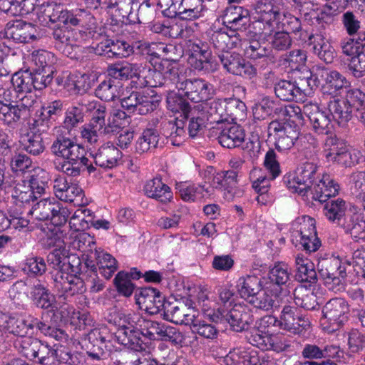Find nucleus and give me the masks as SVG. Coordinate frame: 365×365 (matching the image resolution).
I'll list each match as a JSON object with an SVG mask.
<instances>
[{"mask_svg": "<svg viewBox=\"0 0 365 365\" xmlns=\"http://www.w3.org/2000/svg\"><path fill=\"white\" fill-rule=\"evenodd\" d=\"M347 203L341 198L327 201L323 212L327 219L339 226L346 234L355 240L365 239V220L357 212L347 210Z\"/></svg>", "mask_w": 365, "mask_h": 365, "instance_id": "nucleus-1", "label": "nucleus"}, {"mask_svg": "<svg viewBox=\"0 0 365 365\" xmlns=\"http://www.w3.org/2000/svg\"><path fill=\"white\" fill-rule=\"evenodd\" d=\"M155 46V43L140 41L131 45L125 41L108 38L97 45L96 53L107 58H127L135 52L159 58L160 54L154 51Z\"/></svg>", "mask_w": 365, "mask_h": 365, "instance_id": "nucleus-2", "label": "nucleus"}, {"mask_svg": "<svg viewBox=\"0 0 365 365\" xmlns=\"http://www.w3.org/2000/svg\"><path fill=\"white\" fill-rule=\"evenodd\" d=\"M202 311L210 322H227L232 331L240 332L247 330L254 321L251 311L246 306L235 304L229 312L217 309L209 311L202 307Z\"/></svg>", "mask_w": 365, "mask_h": 365, "instance_id": "nucleus-3", "label": "nucleus"}, {"mask_svg": "<svg viewBox=\"0 0 365 365\" xmlns=\"http://www.w3.org/2000/svg\"><path fill=\"white\" fill-rule=\"evenodd\" d=\"M338 257H329L319 260L318 272L329 289L340 291L344 289L346 267Z\"/></svg>", "mask_w": 365, "mask_h": 365, "instance_id": "nucleus-4", "label": "nucleus"}, {"mask_svg": "<svg viewBox=\"0 0 365 365\" xmlns=\"http://www.w3.org/2000/svg\"><path fill=\"white\" fill-rule=\"evenodd\" d=\"M361 95L359 91L349 90L345 98L334 97L328 103L327 108L332 116L339 125L344 126L352 117V106Z\"/></svg>", "mask_w": 365, "mask_h": 365, "instance_id": "nucleus-5", "label": "nucleus"}, {"mask_svg": "<svg viewBox=\"0 0 365 365\" xmlns=\"http://www.w3.org/2000/svg\"><path fill=\"white\" fill-rule=\"evenodd\" d=\"M46 262L56 271L55 274L67 272L80 274L83 272L81 259L75 255H69V251L65 247H60L49 252Z\"/></svg>", "mask_w": 365, "mask_h": 365, "instance_id": "nucleus-6", "label": "nucleus"}, {"mask_svg": "<svg viewBox=\"0 0 365 365\" xmlns=\"http://www.w3.org/2000/svg\"><path fill=\"white\" fill-rule=\"evenodd\" d=\"M218 58L223 68L230 74L250 79L257 74V69L253 65L238 53L228 51L219 53Z\"/></svg>", "mask_w": 365, "mask_h": 365, "instance_id": "nucleus-7", "label": "nucleus"}, {"mask_svg": "<svg viewBox=\"0 0 365 365\" xmlns=\"http://www.w3.org/2000/svg\"><path fill=\"white\" fill-rule=\"evenodd\" d=\"M269 135H273L274 145L278 151L291 149L299 138V131L294 130L288 123L279 120H272L267 125Z\"/></svg>", "mask_w": 365, "mask_h": 365, "instance_id": "nucleus-8", "label": "nucleus"}, {"mask_svg": "<svg viewBox=\"0 0 365 365\" xmlns=\"http://www.w3.org/2000/svg\"><path fill=\"white\" fill-rule=\"evenodd\" d=\"M76 274L67 272L66 273L59 272L52 276L54 287L60 296L65 299L75 295L82 294L86 290L84 281Z\"/></svg>", "mask_w": 365, "mask_h": 365, "instance_id": "nucleus-9", "label": "nucleus"}, {"mask_svg": "<svg viewBox=\"0 0 365 365\" xmlns=\"http://www.w3.org/2000/svg\"><path fill=\"white\" fill-rule=\"evenodd\" d=\"M19 351L28 359H38V363L45 364V361L50 356L57 355V351L53 349L48 344L37 338L31 336L22 338L19 341Z\"/></svg>", "mask_w": 365, "mask_h": 365, "instance_id": "nucleus-10", "label": "nucleus"}, {"mask_svg": "<svg viewBox=\"0 0 365 365\" xmlns=\"http://www.w3.org/2000/svg\"><path fill=\"white\" fill-rule=\"evenodd\" d=\"M168 8L172 16L182 20L192 21L203 17L207 11L205 0H171Z\"/></svg>", "mask_w": 365, "mask_h": 365, "instance_id": "nucleus-11", "label": "nucleus"}, {"mask_svg": "<svg viewBox=\"0 0 365 365\" xmlns=\"http://www.w3.org/2000/svg\"><path fill=\"white\" fill-rule=\"evenodd\" d=\"M259 24L264 21L270 27L273 21L285 17L287 9L284 0H258L253 4Z\"/></svg>", "mask_w": 365, "mask_h": 365, "instance_id": "nucleus-12", "label": "nucleus"}, {"mask_svg": "<svg viewBox=\"0 0 365 365\" xmlns=\"http://www.w3.org/2000/svg\"><path fill=\"white\" fill-rule=\"evenodd\" d=\"M160 71H148L145 76H139L138 79H164L165 82H159V84H150L151 87L162 86L167 84L168 81L175 86L178 89V85L183 81L186 77L180 74L178 64L175 61L168 58L163 59L159 66Z\"/></svg>", "mask_w": 365, "mask_h": 365, "instance_id": "nucleus-13", "label": "nucleus"}, {"mask_svg": "<svg viewBox=\"0 0 365 365\" xmlns=\"http://www.w3.org/2000/svg\"><path fill=\"white\" fill-rule=\"evenodd\" d=\"M322 313L332 331L337 330L348 321L349 304L342 298H333L324 306Z\"/></svg>", "mask_w": 365, "mask_h": 365, "instance_id": "nucleus-14", "label": "nucleus"}, {"mask_svg": "<svg viewBox=\"0 0 365 365\" xmlns=\"http://www.w3.org/2000/svg\"><path fill=\"white\" fill-rule=\"evenodd\" d=\"M279 328L293 334H299L310 326V322L304 317L296 306L283 307L279 319Z\"/></svg>", "mask_w": 365, "mask_h": 365, "instance_id": "nucleus-15", "label": "nucleus"}, {"mask_svg": "<svg viewBox=\"0 0 365 365\" xmlns=\"http://www.w3.org/2000/svg\"><path fill=\"white\" fill-rule=\"evenodd\" d=\"M104 332L98 329L91 330L87 336L86 340L91 345H87L86 354L91 360L96 362L95 365H106L105 361L108 359L109 353L107 350L106 342L110 339L105 336Z\"/></svg>", "mask_w": 365, "mask_h": 365, "instance_id": "nucleus-16", "label": "nucleus"}, {"mask_svg": "<svg viewBox=\"0 0 365 365\" xmlns=\"http://www.w3.org/2000/svg\"><path fill=\"white\" fill-rule=\"evenodd\" d=\"M303 113L309 118L313 130L319 135H328L333 129L330 115L319 109L317 104L307 102L303 106Z\"/></svg>", "mask_w": 365, "mask_h": 365, "instance_id": "nucleus-17", "label": "nucleus"}, {"mask_svg": "<svg viewBox=\"0 0 365 365\" xmlns=\"http://www.w3.org/2000/svg\"><path fill=\"white\" fill-rule=\"evenodd\" d=\"M212 85L202 78H185L178 85L187 99L195 103L206 101L211 96Z\"/></svg>", "mask_w": 365, "mask_h": 365, "instance_id": "nucleus-18", "label": "nucleus"}, {"mask_svg": "<svg viewBox=\"0 0 365 365\" xmlns=\"http://www.w3.org/2000/svg\"><path fill=\"white\" fill-rule=\"evenodd\" d=\"M53 188L56 197L60 200L82 203L84 196L83 189L77 183L69 182L66 177L57 176L53 180Z\"/></svg>", "mask_w": 365, "mask_h": 365, "instance_id": "nucleus-19", "label": "nucleus"}, {"mask_svg": "<svg viewBox=\"0 0 365 365\" xmlns=\"http://www.w3.org/2000/svg\"><path fill=\"white\" fill-rule=\"evenodd\" d=\"M222 20L230 32L238 33L245 30L249 25L250 12L242 6H230L224 11Z\"/></svg>", "mask_w": 365, "mask_h": 365, "instance_id": "nucleus-20", "label": "nucleus"}, {"mask_svg": "<svg viewBox=\"0 0 365 365\" xmlns=\"http://www.w3.org/2000/svg\"><path fill=\"white\" fill-rule=\"evenodd\" d=\"M5 36L16 43H28L37 38V30L31 23L22 20L9 21L5 26Z\"/></svg>", "mask_w": 365, "mask_h": 365, "instance_id": "nucleus-21", "label": "nucleus"}, {"mask_svg": "<svg viewBox=\"0 0 365 365\" xmlns=\"http://www.w3.org/2000/svg\"><path fill=\"white\" fill-rule=\"evenodd\" d=\"M166 301L159 290L150 287L142 288L136 299L141 309L150 314H156L163 311Z\"/></svg>", "mask_w": 365, "mask_h": 365, "instance_id": "nucleus-22", "label": "nucleus"}, {"mask_svg": "<svg viewBox=\"0 0 365 365\" xmlns=\"http://www.w3.org/2000/svg\"><path fill=\"white\" fill-rule=\"evenodd\" d=\"M163 312L165 319L176 324L185 325L189 324L195 312L194 310L175 299L166 301Z\"/></svg>", "mask_w": 365, "mask_h": 365, "instance_id": "nucleus-23", "label": "nucleus"}, {"mask_svg": "<svg viewBox=\"0 0 365 365\" xmlns=\"http://www.w3.org/2000/svg\"><path fill=\"white\" fill-rule=\"evenodd\" d=\"M242 38L239 33L227 32L222 29L213 31L209 34V42L212 48L220 53L241 45Z\"/></svg>", "mask_w": 365, "mask_h": 365, "instance_id": "nucleus-24", "label": "nucleus"}, {"mask_svg": "<svg viewBox=\"0 0 365 365\" xmlns=\"http://www.w3.org/2000/svg\"><path fill=\"white\" fill-rule=\"evenodd\" d=\"M89 159L86 157L84 148L76 152L72 155L63 159L56 168L68 177H78L85 171L86 165H88Z\"/></svg>", "mask_w": 365, "mask_h": 365, "instance_id": "nucleus-25", "label": "nucleus"}, {"mask_svg": "<svg viewBox=\"0 0 365 365\" xmlns=\"http://www.w3.org/2000/svg\"><path fill=\"white\" fill-rule=\"evenodd\" d=\"M121 106L129 113H137L146 115L153 110V103L149 97L142 95L140 92L133 91L128 96L121 99Z\"/></svg>", "mask_w": 365, "mask_h": 365, "instance_id": "nucleus-26", "label": "nucleus"}, {"mask_svg": "<svg viewBox=\"0 0 365 365\" xmlns=\"http://www.w3.org/2000/svg\"><path fill=\"white\" fill-rule=\"evenodd\" d=\"M185 125V123L182 119H163L160 123V130L171 145L180 146L186 136Z\"/></svg>", "mask_w": 365, "mask_h": 365, "instance_id": "nucleus-27", "label": "nucleus"}, {"mask_svg": "<svg viewBox=\"0 0 365 365\" xmlns=\"http://www.w3.org/2000/svg\"><path fill=\"white\" fill-rule=\"evenodd\" d=\"M29 106L27 104L0 105V121L14 128L18 123L24 121L29 116Z\"/></svg>", "mask_w": 365, "mask_h": 365, "instance_id": "nucleus-28", "label": "nucleus"}, {"mask_svg": "<svg viewBox=\"0 0 365 365\" xmlns=\"http://www.w3.org/2000/svg\"><path fill=\"white\" fill-rule=\"evenodd\" d=\"M225 365H261L259 353L252 349L236 348L223 358Z\"/></svg>", "mask_w": 365, "mask_h": 365, "instance_id": "nucleus-29", "label": "nucleus"}, {"mask_svg": "<svg viewBox=\"0 0 365 365\" xmlns=\"http://www.w3.org/2000/svg\"><path fill=\"white\" fill-rule=\"evenodd\" d=\"M96 165L112 168L115 167L122 158V152L111 143L101 145L93 155Z\"/></svg>", "mask_w": 365, "mask_h": 365, "instance_id": "nucleus-30", "label": "nucleus"}, {"mask_svg": "<svg viewBox=\"0 0 365 365\" xmlns=\"http://www.w3.org/2000/svg\"><path fill=\"white\" fill-rule=\"evenodd\" d=\"M319 74L323 81L322 88L324 93H336L350 86L346 78L336 70L322 68L319 70Z\"/></svg>", "mask_w": 365, "mask_h": 365, "instance_id": "nucleus-31", "label": "nucleus"}, {"mask_svg": "<svg viewBox=\"0 0 365 365\" xmlns=\"http://www.w3.org/2000/svg\"><path fill=\"white\" fill-rule=\"evenodd\" d=\"M317 170V165L313 162H305L300 165L296 174L299 194L307 195L314 186Z\"/></svg>", "mask_w": 365, "mask_h": 365, "instance_id": "nucleus-32", "label": "nucleus"}, {"mask_svg": "<svg viewBox=\"0 0 365 365\" xmlns=\"http://www.w3.org/2000/svg\"><path fill=\"white\" fill-rule=\"evenodd\" d=\"M143 190L148 197L155 199L162 203L170 202L173 198L171 189L163 182L161 178H155L147 181Z\"/></svg>", "mask_w": 365, "mask_h": 365, "instance_id": "nucleus-33", "label": "nucleus"}, {"mask_svg": "<svg viewBox=\"0 0 365 365\" xmlns=\"http://www.w3.org/2000/svg\"><path fill=\"white\" fill-rule=\"evenodd\" d=\"M37 0H0V11L13 16L33 12Z\"/></svg>", "mask_w": 365, "mask_h": 365, "instance_id": "nucleus-34", "label": "nucleus"}, {"mask_svg": "<svg viewBox=\"0 0 365 365\" xmlns=\"http://www.w3.org/2000/svg\"><path fill=\"white\" fill-rule=\"evenodd\" d=\"M31 299L34 304L40 309L52 308L55 302V297L49 289L40 280L34 283L31 289Z\"/></svg>", "mask_w": 365, "mask_h": 365, "instance_id": "nucleus-35", "label": "nucleus"}, {"mask_svg": "<svg viewBox=\"0 0 365 365\" xmlns=\"http://www.w3.org/2000/svg\"><path fill=\"white\" fill-rule=\"evenodd\" d=\"M245 134L244 130L238 125L225 128L218 135L219 143L227 148L240 147L244 142Z\"/></svg>", "mask_w": 365, "mask_h": 365, "instance_id": "nucleus-36", "label": "nucleus"}, {"mask_svg": "<svg viewBox=\"0 0 365 365\" xmlns=\"http://www.w3.org/2000/svg\"><path fill=\"white\" fill-rule=\"evenodd\" d=\"M83 148L70 138L60 135L53 141L50 150L54 156L65 159Z\"/></svg>", "mask_w": 365, "mask_h": 365, "instance_id": "nucleus-37", "label": "nucleus"}, {"mask_svg": "<svg viewBox=\"0 0 365 365\" xmlns=\"http://www.w3.org/2000/svg\"><path fill=\"white\" fill-rule=\"evenodd\" d=\"M115 337L120 344L128 346L132 350L136 351L145 350V346L140 338V331L137 327L125 328V329H118Z\"/></svg>", "mask_w": 365, "mask_h": 365, "instance_id": "nucleus-38", "label": "nucleus"}, {"mask_svg": "<svg viewBox=\"0 0 365 365\" xmlns=\"http://www.w3.org/2000/svg\"><path fill=\"white\" fill-rule=\"evenodd\" d=\"M295 279L301 282L314 284L317 281V275L314 263L307 258L297 255L295 257Z\"/></svg>", "mask_w": 365, "mask_h": 365, "instance_id": "nucleus-39", "label": "nucleus"}, {"mask_svg": "<svg viewBox=\"0 0 365 365\" xmlns=\"http://www.w3.org/2000/svg\"><path fill=\"white\" fill-rule=\"evenodd\" d=\"M202 106V110L207 113V120L210 123L227 121L225 98L215 99L210 102H206Z\"/></svg>", "mask_w": 365, "mask_h": 365, "instance_id": "nucleus-40", "label": "nucleus"}, {"mask_svg": "<svg viewBox=\"0 0 365 365\" xmlns=\"http://www.w3.org/2000/svg\"><path fill=\"white\" fill-rule=\"evenodd\" d=\"M237 287L240 297L247 302L263 288V282L257 276L247 275L238 279Z\"/></svg>", "mask_w": 365, "mask_h": 365, "instance_id": "nucleus-41", "label": "nucleus"}, {"mask_svg": "<svg viewBox=\"0 0 365 365\" xmlns=\"http://www.w3.org/2000/svg\"><path fill=\"white\" fill-rule=\"evenodd\" d=\"M122 85L120 82L110 78L102 81L96 88V96L104 101H113L119 98L122 93Z\"/></svg>", "mask_w": 365, "mask_h": 365, "instance_id": "nucleus-42", "label": "nucleus"}, {"mask_svg": "<svg viewBox=\"0 0 365 365\" xmlns=\"http://www.w3.org/2000/svg\"><path fill=\"white\" fill-rule=\"evenodd\" d=\"M276 96L284 101H293L301 96L302 90L295 81L279 80L274 83Z\"/></svg>", "mask_w": 365, "mask_h": 365, "instance_id": "nucleus-43", "label": "nucleus"}, {"mask_svg": "<svg viewBox=\"0 0 365 365\" xmlns=\"http://www.w3.org/2000/svg\"><path fill=\"white\" fill-rule=\"evenodd\" d=\"M188 325L190 326L192 333L205 339L213 340L218 336V329L206 319H200L194 315Z\"/></svg>", "mask_w": 365, "mask_h": 365, "instance_id": "nucleus-44", "label": "nucleus"}, {"mask_svg": "<svg viewBox=\"0 0 365 365\" xmlns=\"http://www.w3.org/2000/svg\"><path fill=\"white\" fill-rule=\"evenodd\" d=\"M30 315L22 316L13 314L10 316L6 331L15 336L24 337L30 334Z\"/></svg>", "mask_w": 365, "mask_h": 365, "instance_id": "nucleus-45", "label": "nucleus"}, {"mask_svg": "<svg viewBox=\"0 0 365 365\" xmlns=\"http://www.w3.org/2000/svg\"><path fill=\"white\" fill-rule=\"evenodd\" d=\"M253 307L264 312H270L276 307L275 296L271 290L262 288L247 302Z\"/></svg>", "mask_w": 365, "mask_h": 365, "instance_id": "nucleus-46", "label": "nucleus"}, {"mask_svg": "<svg viewBox=\"0 0 365 365\" xmlns=\"http://www.w3.org/2000/svg\"><path fill=\"white\" fill-rule=\"evenodd\" d=\"M32 61L36 68L41 72H46L53 74L55 73L54 65L56 63V58L51 52L39 50L32 54Z\"/></svg>", "mask_w": 365, "mask_h": 365, "instance_id": "nucleus-47", "label": "nucleus"}, {"mask_svg": "<svg viewBox=\"0 0 365 365\" xmlns=\"http://www.w3.org/2000/svg\"><path fill=\"white\" fill-rule=\"evenodd\" d=\"M167 108L173 113L182 112L184 118L188 119L190 113V106L180 94L174 91H168L166 96Z\"/></svg>", "mask_w": 365, "mask_h": 365, "instance_id": "nucleus-48", "label": "nucleus"}, {"mask_svg": "<svg viewBox=\"0 0 365 365\" xmlns=\"http://www.w3.org/2000/svg\"><path fill=\"white\" fill-rule=\"evenodd\" d=\"M237 184V173L230 170L215 173L212 180V186L217 190H227L235 187Z\"/></svg>", "mask_w": 365, "mask_h": 365, "instance_id": "nucleus-49", "label": "nucleus"}, {"mask_svg": "<svg viewBox=\"0 0 365 365\" xmlns=\"http://www.w3.org/2000/svg\"><path fill=\"white\" fill-rule=\"evenodd\" d=\"M23 271L29 277H40L47 270L46 260L41 256L31 255L28 256L23 264Z\"/></svg>", "mask_w": 365, "mask_h": 365, "instance_id": "nucleus-50", "label": "nucleus"}, {"mask_svg": "<svg viewBox=\"0 0 365 365\" xmlns=\"http://www.w3.org/2000/svg\"><path fill=\"white\" fill-rule=\"evenodd\" d=\"M108 73L111 78L116 80H128L136 76V65L126 61L108 66Z\"/></svg>", "mask_w": 365, "mask_h": 365, "instance_id": "nucleus-51", "label": "nucleus"}, {"mask_svg": "<svg viewBox=\"0 0 365 365\" xmlns=\"http://www.w3.org/2000/svg\"><path fill=\"white\" fill-rule=\"evenodd\" d=\"M9 163L13 173H24L31 167L32 160L30 157L18 148L11 150L9 157Z\"/></svg>", "mask_w": 365, "mask_h": 365, "instance_id": "nucleus-52", "label": "nucleus"}, {"mask_svg": "<svg viewBox=\"0 0 365 365\" xmlns=\"http://www.w3.org/2000/svg\"><path fill=\"white\" fill-rule=\"evenodd\" d=\"M86 108V105L83 103H78L69 107L65 112L63 127L71 131L81 123L83 121V112Z\"/></svg>", "mask_w": 365, "mask_h": 365, "instance_id": "nucleus-53", "label": "nucleus"}, {"mask_svg": "<svg viewBox=\"0 0 365 365\" xmlns=\"http://www.w3.org/2000/svg\"><path fill=\"white\" fill-rule=\"evenodd\" d=\"M57 201L53 198H45L38 201L30 210L31 214L35 219L44 221L48 220L52 215L55 207H57Z\"/></svg>", "mask_w": 365, "mask_h": 365, "instance_id": "nucleus-54", "label": "nucleus"}, {"mask_svg": "<svg viewBox=\"0 0 365 365\" xmlns=\"http://www.w3.org/2000/svg\"><path fill=\"white\" fill-rule=\"evenodd\" d=\"M261 34L264 35L263 38H266L272 48L276 51L287 50L292 45V38L288 32L277 31L272 35L269 33L262 31Z\"/></svg>", "mask_w": 365, "mask_h": 365, "instance_id": "nucleus-55", "label": "nucleus"}, {"mask_svg": "<svg viewBox=\"0 0 365 365\" xmlns=\"http://www.w3.org/2000/svg\"><path fill=\"white\" fill-rule=\"evenodd\" d=\"M118 269L117 260L110 254L100 251L98 259L99 274L106 279H110Z\"/></svg>", "mask_w": 365, "mask_h": 365, "instance_id": "nucleus-56", "label": "nucleus"}, {"mask_svg": "<svg viewBox=\"0 0 365 365\" xmlns=\"http://www.w3.org/2000/svg\"><path fill=\"white\" fill-rule=\"evenodd\" d=\"M346 69L349 73L356 78L365 76V50H361L355 56L347 58L344 61Z\"/></svg>", "mask_w": 365, "mask_h": 365, "instance_id": "nucleus-57", "label": "nucleus"}, {"mask_svg": "<svg viewBox=\"0 0 365 365\" xmlns=\"http://www.w3.org/2000/svg\"><path fill=\"white\" fill-rule=\"evenodd\" d=\"M284 116L282 123H288L291 128L299 131V126L303 124V109L297 106L289 105L281 110Z\"/></svg>", "mask_w": 365, "mask_h": 365, "instance_id": "nucleus-58", "label": "nucleus"}, {"mask_svg": "<svg viewBox=\"0 0 365 365\" xmlns=\"http://www.w3.org/2000/svg\"><path fill=\"white\" fill-rule=\"evenodd\" d=\"M361 153L355 149L346 145L339 153H335V157L331 160L344 167H351L359 163Z\"/></svg>", "mask_w": 365, "mask_h": 365, "instance_id": "nucleus-59", "label": "nucleus"}, {"mask_svg": "<svg viewBox=\"0 0 365 365\" xmlns=\"http://www.w3.org/2000/svg\"><path fill=\"white\" fill-rule=\"evenodd\" d=\"M312 51L319 59L327 64L332 63L336 56L334 47L329 42L324 41V36H320L319 41L314 42Z\"/></svg>", "mask_w": 365, "mask_h": 365, "instance_id": "nucleus-60", "label": "nucleus"}, {"mask_svg": "<svg viewBox=\"0 0 365 365\" xmlns=\"http://www.w3.org/2000/svg\"><path fill=\"white\" fill-rule=\"evenodd\" d=\"M11 84L14 88L15 92L21 93L30 94L33 91L31 74L30 72H17L11 78Z\"/></svg>", "mask_w": 365, "mask_h": 365, "instance_id": "nucleus-61", "label": "nucleus"}, {"mask_svg": "<svg viewBox=\"0 0 365 365\" xmlns=\"http://www.w3.org/2000/svg\"><path fill=\"white\" fill-rule=\"evenodd\" d=\"M346 144L341 138L331 132L324 140V155L328 161H331L336 153H339Z\"/></svg>", "mask_w": 365, "mask_h": 365, "instance_id": "nucleus-62", "label": "nucleus"}, {"mask_svg": "<svg viewBox=\"0 0 365 365\" xmlns=\"http://www.w3.org/2000/svg\"><path fill=\"white\" fill-rule=\"evenodd\" d=\"M76 30L69 29L67 26H58L53 29L52 36L55 40L54 47L58 49V46L61 44H66L68 42L74 41L78 36Z\"/></svg>", "mask_w": 365, "mask_h": 365, "instance_id": "nucleus-63", "label": "nucleus"}, {"mask_svg": "<svg viewBox=\"0 0 365 365\" xmlns=\"http://www.w3.org/2000/svg\"><path fill=\"white\" fill-rule=\"evenodd\" d=\"M23 145L25 151L35 156L39 155L45 150L43 138L39 133H28Z\"/></svg>", "mask_w": 365, "mask_h": 365, "instance_id": "nucleus-64", "label": "nucleus"}]
</instances>
